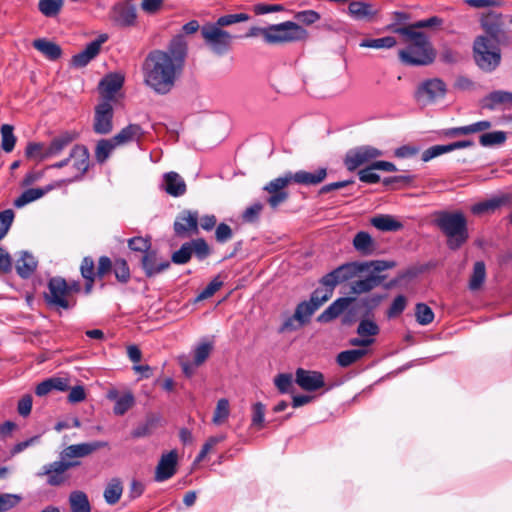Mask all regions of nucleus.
Listing matches in <instances>:
<instances>
[{"label":"nucleus","mask_w":512,"mask_h":512,"mask_svg":"<svg viewBox=\"0 0 512 512\" xmlns=\"http://www.w3.org/2000/svg\"><path fill=\"white\" fill-rule=\"evenodd\" d=\"M190 248L192 249V255L200 261L205 260L211 254V248L204 238H197L189 241Z\"/></svg>","instance_id":"46"},{"label":"nucleus","mask_w":512,"mask_h":512,"mask_svg":"<svg viewBox=\"0 0 512 512\" xmlns=\"http://www.w3.org/2000/svg\"><path fill=\"white\" fill-rule=\"evenodd\" d=\"M41 197H43V191L38 188H29L16 198L13 204L16 208H21Z\"/></svg>","instance_id":"48"},{"label":"nucleus","mask_w":512,"mask_h":512,"mask_svg":"<svg viewBox=\"0 0 512 512\" xmlns=\"http://www.w3.org/2000/svg\"><path fill=\"white\" fill-rule=\"evenodd\" d=\"M47 145L42 142H29L25 149V156L29 159H36L43 161L50 157H44L46 153Z\"/></svg>","instance_id":"47"},{"label":"nucleus","mask_w":512,"mask_h":512,"mask_svg":"<svg viewBox=\"0 0 512 512\" xmlns=\"http://www.w3.org/2000/svg\"><path fill=\"white\" fill-rule=\"evenodd\" d=\"M134 402V396L131 393L122 395L114 405V414L118 416L124 415L134 405Z\"/></svg>","instance_id":"55"},{"label":"nucleus","mask_w":512,"mask_h":512,"mask_svg":"<svg viewBox=\"0 0 512 512\" xmlns=\"http://www.w3.org/2000/svg\"><path fill=\"white\" fill-rule=\"evenodd\" d=\"M80 273L85 280L84 292L90 294L93 290L95 280L94 276V259L91 256H85L80 264Z\"/></svg>","instance_id":"32"},{"label":"nucleus","mask_w":512,"mask_h":512,"mask_svg":"<svg viewBox=\"0 0 512 512\" xmlns=\"http://www.w3.org/2000/svg\"><path fill=\"white\" fill-rule=\"evenodd\" d=\"M37 260L27 251L22 252L21 258L17 261L16 272L23 278L28 279L37 268Z\"/></svg>","instance_id":"33"},{"label":"nucleus","mask_w":512,"mask_h":512,"mask_svg":"<svg viewBox=\"0 0 512 512\" xmlns=\"http://www.w3.org/2000/svg\"><path fill=\"white\" fill-rule=\"evenodd\" d=\"M122 492L123 486L121 480L119 478L111 479L104 490L105 501L110 505L116 504L120 500Z\"/></svg>","instance_id":"38"},{"label":"nucleus","mask_w":512,"mask_h":512,"mask_svg":"<svg viewBox=\"0 0 512 512\" xmlns=\"http://www.w3.org/2000/svg\"><path fill=\"white\" fill-rule=\"evenodd\" d=\"M348 12L355 20L370 22L378 14V9L369 2L352 1L349 3Z\"/></svg>","instance_id":"24"},{"label":"nucleus","mask_w":512,"mask_h":512,"mask_svg":"<svg viewBox=\"0 0 512 512\" xmlns=\"http://www.w3.org/2000/svg\"><path fill=\"white\" fill-rule=\"evenodd\" d=\"M113 261L108 256H101L98 259L97 268L94 267V276L104 280L113 270Z\"/></svg>","instance_id":"52"},{"label":"nucleus","mask_w":512,"mask_h":512,"mask_svg":"<svg viewBox=\"0 0 512 512\" xmlns=\"http://www.w3.org/2000/svg\"><path fill=\"white\" fill-rule=\"evenodd\" d=\"M201 35L206 44L217 55H223L231 48L233 36L229 32L219 28L217 25H204L201 28Z\"/></svg>","instance_id":"10"},{"label":"nucleus","mask_w":512,"mask_h":512,"mask_svg":"<svg viewBox=\"0 0 512 512\" xmlns=\"http://www.w3.org/2000/svg\"><path fill=\"white\" fill-rule=\"evenodd\" d=\"M315 308L311 306L308 301L300 302L295 309V318L300 323V325H304L309 322L310 317L314 314Z\"/></svg>","instance_id":"50"},{"label":"nucleus","mask_w":512,"mask_h":512,"mask_svg":"<svg viewBox=\"0 0 512 512\" xmlns=\"http://www.w3.org/2000/svg\"><path fill=\"white\" fill-rule=\"evenodd\" d=\"M354 249L362 256H370L377 250V243L366 231H359L352 241Z\"/></svg>","instance_id":"25"},{"label":"nucleus","mask_w":512,"mask_h":512,"mask_svg":"<svg viewBox=\"0 0 512 512\" xmlns=\"http://www.w3.org/2000/svg\"><path fill=\"white\" fill-rule=\"evenodd\" d=\"M355 301L353 297H340L332 302L318 317L320 323H329L340 316Z\"/></svg>","instance_id":"23"},{"label":"nucleus","mask_w":512,"mask_h":512,"mask_svg":"<svg viewBox=\"0 0 512 512\" xmlns=\"http://www.w3.org/2000/svg\"><path fill=\"white\" fill-rule=\"evenodd\" d=\"M107 38V35L102 34L96 40L90 42L83 51L72 57L71 65L75 68L85 67L99 54L101 45L107 40Z\"/></svg>","instance_id":"17"},{"label":"nucleus","mask_w":512,"mask_h":512,"mask_svg":"<svg viewBox=\"0 0 512 512\" xmlns=\"http://www.w3.org/2000/svg\"><path fill=\"white\" fill-rule=\"evenodd\" d=\"M407 305V298L404 295H398L387 310L388 318H395L403 313Z\"/></svg>","instance_id":"63"},{"label":"nucleus","mask_w":512,"mask_h":512,"mask_svg":"<svg viewBox=\"0 0 512 512\" xmlns=\"http://www.w3.org/2000/svg\"><path fill=\"white\" fill-rule=\"evenodd\" d=\"M512 105V92L497 90L489 93L481 100V107L494 110L498 105Z\"/></svg>","instance_id":"29"},{"label":"nucleus","mask_w":512,"mask_h":512,"mask_svg":"<svg viewBox=\"0 0 512 512\" xmlns=\"http://www.w3.org/2000/svg\"><path fill=\"white\" fill-rule=\"evenodd\" d=\"M393 33L405 37L408 45L398 52L399 60L406 66H427L434 62L436 50L433 48L428 36L419 31H412L410 28H397L391 24L387 27Z\"/></svg>","instance_id":"6"},{"label":"nucleus","mask_w":512,"mask_h":512,"mask_svg":"<svg viewBox=\"0 0 512 512\" xmlns=\"http://www.w3.org/2000/svg\"><path fill=\"white\" fill-rule=\"evenodd\" d=\"M124 77L119 73H109L101 79L98 85L103 101L115 100V94L123 87Z\"/></svg>","instance_id":"18"},{"label":"nucleus","mask_w":512,"mask_h":512,"mask_svg":"<svg viewBox=\"0 0 512 512\" xmlns=\"http://www.w3.org/2000/svg\"><path fill=\"white\" fill-rule=\"evenodd\" d=\"M144 134L143 129L138 124H129L124 127L119 133L113 136L116 144L122 145L133 140H139Z\"/></svg>","instance_id":"34"},{"label":"nucleus","mask_w":512,"mask_h":512,"mask_svg":"<svg viewBox=\"0 0 512 512\" xmlns=\"http://www.w3.org/2000/svg\"><path fill=\"white\" fill-rule=\"evenodd\" d=\"M186 57L187 43L182 35L173 37L166 51H150L143 62L145 84L157 94H168L183 72Z\"/></svg>","instance_id":"2"},{"label":"nucleus","mask_w":512,"mask_h":512,"mask_svg":"<svg viewBox=\"0 0 512 512\" xmlns=\"http://www.w3.org/2000/svg\"><path fill=\"white\" fill-rule=\"evenodd\" d=\"M372 226L380 231L396 232L403 228V224L388 214H380L370 219Z\"/></svg>","instance_id":"30"},{"label":"nucleus","mask_w":512,"mask_h":512,"mask_svg":"<svg viewBox=\"0 0 512 512\" xmlns=\"http://www.w3.org/2000/svg\"><path fill=\"white\" fill-rule=\"evenodd\" d=\"M32 46L50 61L58 60L63 53L62 48L57 43L46 38L35 39Z\"/></svg>","instance_id":"27"},{"label":"nucleus","mask_w":512,"mask_h":512,"mask_svg":"<svg viewBox=\"0 0 512 512\" xmlns=\"http://www.w3.org/2000/svg\"><path fill=\"white\" fill-rule=\"evenodd\" d=\"M118 146L114 138L100 139L95 147V159L99 164H104L113 150Z\"/></svg>","instance_id":"36"},{"label":"nucleus","mask_w":512,"mask_h":512,"mask_svg":"<svg viewBox=\"0 0 512 512\" xmlns=\"http://www.w3.org/2000/svg\"><path fill=\"white\" fill-rule=\"evenodd\" d=\"M245 36H262L265 43L274 45L304 40L308 32L299 24L286 21L267 27H251Z\"/></svg>","instance_id":"8"},{"label":"nucleus","mask_w":512,"mask_h":512,"mask_svg":"<svg viewBox=\"0 0 512 512\" xmlns=\"http://www.w3.org/2000/svg\"><path fill=\"white\" fill-rule=\"evenodd\" d=\"M384 299L383 295L374 294L368 297H364L360 300V306L365 309L364 316H373V311L380 305Z\"/></svg>","instance_id":"53"},{"label":"nucleus","mask_w":512,"mask_h":512,"mask_svg":"<svg viewBox=\"0 0 512 512\" xmlns=\"http://www.w3.org/2000/svg\"><path fill=\"white\" fill-rule=\"evenodd\" d=\"M223 282L220 280V276H216L196 297L195 301H202L212 297L221 287Z\"/></svg>","instance_id":"60"},{"label":"nucleus","mask_w":512,"mask_h":512,"mask_svg":"<svg viewBox=\"0 0 512 512\" xmlns=\"http://www.w3.org/2000/svg\"><path fill=\"white\" fill-rule=\"evenodd\" d=\"M79 137V134L75 131H62L55 137H53L50 143L47 145L46 153L44 157H56L62 153L73 141Z\"/></svg>","instance_id":"20"},{"label":"nucleus","mask_w":512,"mask_h":512,"mask_svg":"<svg viewBox=\"0 0 512 512\" xmlns=\"http://www.w3.org/2000/svg\"><path fill=\"white\" fill-rule=\"evenodd\" d=\"M163 187L166 193L171 196L179 197L186 192V183L183 178L176 172L171 171L163 176Z\"/></svg>","instance_id":"26"},{"label":"nucleus","mask_w":512,"mask_h":512,"mask_svg":"<svg viewBox=\"0 0 512 512\" xmlns=\"http://www.w3.org/2000/svg\"><path fill=\"white\" fill-rule=\"evenodd\" d=\"M382 154V151L375 147L369 145L359 146L347 151L343 163L346 169L352 172L360 166L382 156Z\"/></svg>","instance_id":"11"},{"label":"nucleus","mask_w":512,"mask_h":512,"mask_svg":"<svg viewBox=\"0 0 512 512\" xmlns=\"http://www.w3.org/2000/svg\"><path fill=\"white\" fill-rule=\"evenodd\" d=\"M397 44L396 38L392 36H386L382 38L376 39H363L360 42V47L365 48H374V49H382V48H392Z\"/></svg>","instance_id":"44"},{"label":"nucleus","mask_w":512,"mask_h":512,"mask_svg":"<svg viewBox=\"0 0 512 512\" xmlns=\"http://www.w3.org/2000/svg\"><path fill=\"white\" fill-rule=\"evenodd\" d=\"M486 278V267L483 261H477L473 266V272L469 281V288L472 291L480 289Z\"/></svg>","instance_id":"39"},{"label":"nucleus","mask_w":512,"mask_h":512,"mask_svg":"<svg viewBox=\"0 0 512 512\" xmlns=\"http://www.w3.org/2000/svg\"><path fill=\"white\" fill-rule=\"evenodd\" d=\"M447 92L444 81L440 78L428 79L419 84L415 91V99L425 104L443 98Z\"/></svg>","instance_id":"12"},{"label":"nucleus","mask_w":512,"mask_h":512,"mask_svg":"<svg viewBox=\"0 0 512 512\" xmlns=\"http://www.w3.org/2000/svg\"><path fill=\"white\" fill-rule=\"evenodd\" d=\"M396 267L393 260H370V261H354L344 263L331 272L325 274L319 283L325 289H315L308 301L315 311L328 301L334 292L335 287L343 282L351 280L357 276L366 275L358 280L352 281L350 285L351 293L361 295L369 293L373 289L379 287L387 275L382 274L383 271Z\"/></svg>","instance_id":"1"},{"label":"nucleus","mask_w":512,"mask_h":512,"mask_svg":"<svg viewBox=\"0 0 512 512\" xmlns=\"http://www.w3.org/2000/svg\"><path fill=\"white\" fill-rule=\"evenodd\" d=\"M114 21L121 27H131L136 24V7L130 1L119 2L113 7Z\"/></svg>","instance_id":"21"},{"label":"nucleus","mask_w":512,"mask_h":512,"mask_svg":"<svg viewBox=\"0 0 512 512\" xmlns=\"http://www.w3.org/2000/svg\"><path fill=\"white\" fill-rule=\"evenodd\" d=\"M212 349L213 346L209 342L198 345L194 351V365L196 367L202 365L209 357Z\"/></svg>","instance_id":"62"},{"label":"nucleus","mask_w":512,"mask_h":512,"mask_svg":"<svg viewBox=\"0 0 512 512\" xmlns=\"http://www.w3.org/2000/svg\"><path fill=\"white\" fill-rule=\"evenodd\" d=\"M415 180L414 175H397L385 177L382 180L384 186L391 187L392 189H400L404 187H409L413 184Z\"/></svg>","instance_id":"43"},{"label":"nucleus","mask_w":512,"mask_h":512,"mask_svg":"<svg viewBox=\"0 0 512 512\" xmlns=\"http://www.w3.org/2000/svg\"><path fill=\"white\" fill-rule=\"evenodd\" d=\"M263 204L256 202L247 207L242 213V220L246 223H255L259 220L260 214L263 210Z\"/></svg>","instance_id":"61"},{"label":"nucleus","mask_w":512,"mask_h":512,"mask_svg":"<svg viewBox=\"0 0 512 512\" xmlns=\"http://www.w3.org/2000/svg\"><path fill=\"white\" fill-rule=\"evenodd\" d=\"M173 230L177 237L187 238L199 233V214L197 211H181L173 224Z\"/></svg>","instance_id":"13"},{"label":"nucleus","mask_w":512,"mask_h":512,"mask_svg":"<svg viewBox=\"0 0 512 512\" xmlns=\"http://www.w3.org/2000/svg\"><path fill=\"white\" fill-rule=\"evenodd\" d=\"M112 272L115 275L116 280L121 284H127L130 281L131 273L127 261L123 258H116L113 261Z\"/></svg>","instance_id":"41"},{"label":"nucleus","mask_w":512,"mask_h":512,"mask_svg":"<svg viewBox=\"0 0 512 512\" xmlns=\"http://www.w3.org/2000/svg\"><path fill=\"white\" fill-rule=\"evenodd\" d=\"M295 382L304 391L315 392L325 386V377L320 371L297 368Z\"/></svg>","instance_id":"15"},{"label":"nucleus","mask_w":512,"mask_h":512,"mask_svg":"<svg viewBox=\"0 0 512 512\" xmlns=\"http://www.w3.org/2000/svg\"><path fill=\"white\" fill-rule=\"evenodd\" d=\"M106 445L107 443L102 441L70 445L61 452V460L44 465L37 476H47V484L50 486H61L68 480L66 471L80 464L79 461L66 459L86 457Z\"/></svg>","instance_id":"5"},{"label":"nucleus","mask_w":512,"mask_h":512,"mask_svg":"<svg viewBox=\"0 0 512 512\" xmlns=\"http://www.w3.org/2000/svg\"><path fill=\"white\" fill-rule=\"evenodd\" d=\"M415 316L420 325H428L434 320V312L425 303L416 304Z\"/></svg>","instance_id":"51"},{"label":"nucleus","mask_w":512,"mask_h":512,"mask_svg":"<svg viewBox=\"0 0 512 512\" xmlns=\"http://www.w3.org/2000/svg\"><path fill=\"white\" fill-rule=\"evenodd\" d=\"M64 0H39V11L48 18H54L61 12Z\"/></svg>","instance_id":"40"},{"label":"nucleus","mask_w":512,"mask_h":512,"mask_svg":"<svg viewBox=\"0 0 512 512\" xmlns=\"http://www.w3.org/2000/svg\"><path fill=\"white\" fill-rule=\"evenodd\" d=\"M479 22L484 33L473 41V59L480 70L490 73L501 64V49L512 48V31L503 14L493 10L482 13Z\"/></svg>","instance_id":"3"},{"label":"nucleus","mask_w":512,"mask_h":512,"mask_svg":"<svg viewBox=\"0 0 512 512\" xmlns=\"http://www.w3.org/2000/svg\"><path fill=\"white\" fill-rule=\"evenodd\" d=\"M47 287L48 292H45L43 297L49 307L69 310L76 305V299L70 300L68 298L67 281L63 277L56 276L50 278Z\"/></svg>","instance_id":"9"},{"label":"nucleus","mask_w":512,"mask_h":512,"mask_svg":"<svg viewBox=\"0 0 512 512\" xmlns=\"http://www.w3.org/2000/svg\"><path fill=\"white\" fill-rule=\"evenodd\" d=\"M114 110L111 103L102 101L95 107L93 131L99 135H107L113 130Z\"/></svg>","instance_id":"14"},{"label":"nucleus","mask_w":512,"mask_h":512,"mask_svg":"<svg viewBox=\"0 0 512 512\" xmlns=\"http://www.w3.org/2000/svg\"><path fill=\"white\" fill-rule=\"evenodd\" d=\"M326 177V168H319L315 172L305 170L288 171L284 175L269 181L263 187V190L268 193L266 202L275 210L289 199L290 194L287 190L289 184L296 183L305 186H315L322 183Z\"/></svg>","instance_id":"4"},{"label":"nucleus","mask_w":512,"mask_h":512,"mask_svg":"<svg viewBox=\"0 0 512 512\" xmlns=\"http://www.w3.org/2000/svg\"><path fill=\"white\" fill-rule=\"evenodd\" d=\"M368 354L367 349H351L340 352L336 357V363L342 367L347 368L352 364L361 360Z\"/></svg>","instance_id":"35"},{"label":"nucleus","mask_w":512,"mask_h":512,"mask_svg":"<svg viewBox=\"0 0 512 512\" xmlns=\"http://www.w3.org/2000/svg\"><path fill=\"white\" fill-rule=\"evenodd\" d=\"M274 384L282 394L292 392L293 377L290 373H280L274 378Z\"/></svg>","instance_id":"57"},{"label":"nucleus","mask_w":512,"mask_h":512,"mask_svg":"<svg viewBox=\"0 0 512 512\" xmlns=\"http://www.w3.org/2000/svg\"><path fill=\"white\" fill-rule=\"evenodd\" d=\"M507 139V134L504 131H493L483 133L479 137V143L483 147H492L496 145H502Z\"/></svg>","instance_id":"42"},{"label":"nucleus","mask_w":512,"mask_h":512,"mask_svg":"<svg viewBox=\"0 0 512 512\" xmlns=\"http://www.w3.org/2000/svg\"><path fill=\"white\" fill-rule=\"evenodd\" d=\"M189 242L182 244L179 250L172 253L171 261L177 265H183L190 261L192 257V249L190 248Z\"/></svg>","instance_id":"56"},{"label":"nucleus","mask_w":512,"mask_h":512,"mask_svg":"<svg viewBox=\"0 0 512 512\" xmlns=\"http://www.w3.org/2000/svg\"><path fill=\"white\" fill-rule=\"evenodd\" d=\"M434 225L446 236L450 250L460 249L469 239L466 216L461 211H437L434 213Z\"/></svg>","instance_id":"7"},{"label":"nucleus","mask_w":512,"mask_h":512,"mask_svg":"<svg viewBox=\"0 0 512 512\" xmlns=\"http://www.w3.org/2000/svg\"><path fill=\"white\" fill-rule=\"evenodd\" d=\"M168 260L159 262L157 261V251L150 250L146 254H143L141 258V267L144 270L146 277L152 278L170 267Z\"/></svg>","instance_id":"22"},{"label":"nucleus","mask_w":512,"mask_h":512,"mask_svg":"<svg viewBox=\"0 0 512 512\" xmlns=\"http://www.w3.org/2000/svg\"><path fill=\"white\" fill-rule=\"evenodd\" d=\"M21 496L10 493H0V512H7L21 502Z\"/></svg>","instance_id":"59"},{"label":"nucleus","mask_w":512,"mask_h":512,"mask_svg":"<svg viewBox=\"0 0 512 512\" xmlns=\"http://www.w3.org/2000/svg\"><path fill=\"white\" fill-rule=\"evenodd\" d=\"M160 422V416L154 413H150L146 416L143 423L139 424L135 429L131 431L132 438H142L150 436L153 431L158 427Z\"/></svg>","instance_id":"31"},{"label":"nucleus","mask_w":512,"mask_h":512,"mask_svg":"<svg viewBox=\"0 0 512 512\" xmlns=\"http://www.w3.org/2000/svg\"><path fill=\"white\" fill-rule=\"evenodd\" d=\"M71 512H91L88 496L83 491H73L69 495Z\"/></svg>","instance_id":"37"},{"label":"nucleus","mask_w":512,"mask_h":512,"mask_svg":"<svg viewBox=\"0 0 512 512\" xmlns=\"http://www.w3.org/2000/svg\"><path fill=\"white\" fill-rule=\"evenodd\" d=\"M70 158L74 159L73 166L78 174L71 180L80 181L90 168V153L88 148L83 144H76L70 151Z\"/></svg>","instance_id":"16"},{"label":"nucleus","mask_w":512,"mask_h":512,"mask_svg":"<svg viewBox=\"0 0 512 512\" xmlns=\"http://www.w3.org/2000/svg\"><path fill=\"white\" fill-rule=\"evenodd\" d=\"M250 19V16L246 13L239 14H228L221 16L217 19V22L214 25H217L219 28L229 26L238 22L247 21Z\"/></svg>","instance_id":"64"},{"label":"nucleus","mask_w":512,"mask_h":512,"mask_svg":"<svg viewBox=\"0 0 512 512\" xmlns=\"http://www.w3.org/2000/svg\"><path fill=\"white\" fill-rule=\"evenodd\" d=\"M230 410H229V401L226 398H221L218 400L214 415H213V423L214 424H221L223 423L229 416Z\"/></svg>","instance_id":"54"},{"label":"nucleus","mask_w":512,"mask_h":512,"mask_svg":"<svg viewBox=\"0 0 512 512\" xmlns=\"http://www.w3.org/2000/svg\"><path fill=\"white\" fill-rule=\"evenodd\" d=\"M178 454L176 450L162 454L155 470V480L162 482L170 479L176 473Z\"/></svg>","instance_id":"19"},{"label":"nucleus","mask_w":512,"mask_h":512,"mask_svg":"<svg viewBox=\"0 0 512 512\" xmlns=\"http://www.w3.org/2000/svg\"><path fill=\"white\" fill-rule=\"evenodd\" d=\"M13 126L9 125V124H3L1 126V136H2V149L9 153L11 152L14 147H15V143H16V137L13 133Z\"/></svg>","instance_id":"49"},{"label":"nucleus","mask_w":512,"mask_h":512,"mask_svg":"<svg viewBox=\"0 0 512 512\" xmlns=\"http://www.w3.org/2000/svg\"><path fill=\"white\" fill-rule=\"evenodd\" d=\"M380 333V328L376 322L366 317L362 319L357 327V334L364 338H373Z\"/></svg>","instance_id":"45"},{"label":"nucleus","mask_w":512,"mask_h":512,"mask_svg":"<svg viewBox=\"0 0 512 512\" xmlns=\"http://www.w3.org/2000/svg\"><path fill=\"white\" fill-rule=\"evenodd\" d=\"M128 247L136 252H142L146 254L151 250V239L150 237H133L128 240Z\"/></svg>","instance_id":"58"},{"label":"nucleus","mask_w":512,"mask_h":512,"mask_svg":"<svg viewBox=\"0 0 512 512\" xmlns=\"http://www.w3.org/2000/svg\"><path fill=\"white\" fill-rule=\"evenodd\" d=\"M509 202V196L503 195L494 197L471 206V212L474 215H483L495 212L497 209Z\"/></svg>","instance_id":"28"}]
</instances>
